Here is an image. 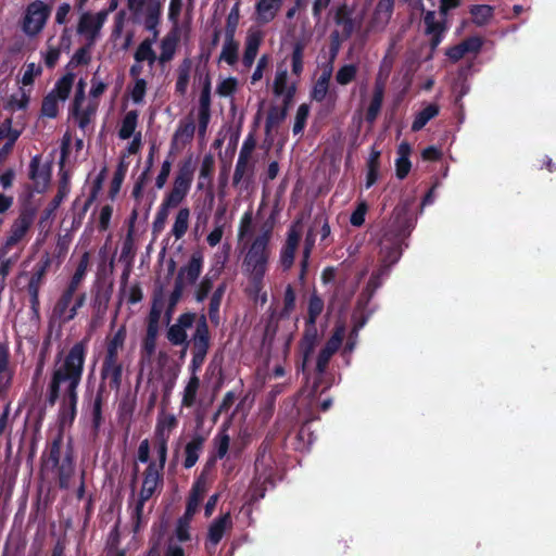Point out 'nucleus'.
I'll return each instance as SVG.
<instances>
[{"label":"nucleus","instance_id":"obj_51","mask_svg":"<svg viewBox=\"0 0 556 556\" xmlns=\"http://www.w3.org/2000/svg\"><path fill=\"white\" fill-rule=\"evenodd\" d=\"M105 173H106V168L104 167L100 173L99 175L97 176V178L93 180L92 182V186H91V190H90V193H89V197L88 199L86 200L83 208H81V213H80V217L84 216L86 214V212L89 210L90 205L96 201L99 192L101 191L102 189V186H103V181L105 179Z\"/></svg>","mask_w":556,"mask_h":556},{"label":"nucleus","instance_id":"obj_49","mask_svg":"<svg viewBox=\"0 0 556 556\" xmlns=\"http://www.w3.org/2000/svg\"><path fill=\"white\" fill-rule=\"evenodd\" d=\"M68 192H70V181H68L66 173H64L60 179L58 192L54 195V198L50 201L49 206L47 208L48 214L54 212L61 205V203L63 202L65 197L68 194Z\"/></svg>","mask_w":556,"mask_h":556},{"label":"nucleus","instance_id":"obj_18","mask_svg":"<svg viewBox=\"0 0 556 556\" xmlns=\"http://www.w3.org/2000/svg\"><path fill=\"white\" fill-rule=\"evenodd\" d=\"M232 527L230 513L218 516L210 525L205 542L206 548H215L222 541L227 529Z\"/></svg>","mask_w":556,"mask_h":556},{"label":"nucleus","instance_id":"obj_7","mask_svg":"<svg viewBox=\"0 0 556 556\" xmlns=\"http://www.w3.org/2000/svg\"><path fill=\"white\" fill-rule=\"evenodd\" d=\"M448 12L450 11L440 4V20H437L435 11L429 10L424 14L425 34L430 36L429 47L432 53L438 49L448 29Z\"/></svg>","mask_w":556,"mask_h":556},{"label":"nucleus","instance_id":"obj_5","mask_svg":"<svg viewBox=\"0 0 556 556\" xmlns=\"http://www.w3.org/2000/svg\"><path fill=\"white\" fill-rule=\"evenodd\" d=\"M270 237L271 228H268L252 241L242 263L248 276H265L270 256Z\"/></svg>","mask_w":556,"mask_h":556},{"label":"nucleus","instance_id":"obj_42","mask_svg":"<svg viewBox=\"0 0 556 556\" xmlns=\"http://www.w3.org/2000/svg\"><path fill=\"white\" fill-rule=\"evenodd\" d=\"M261 45V38L258 35H249L245 41V48L242 58V64L245 67H251L257 55L258 48Z\"/></svg>","mask_w":556,"mask_h":556},{"label":"nucleus","instance_id":"obj_30","mask_svg":"<svg viewBox=\"0 0 556 556\" xmlns=\"http://www.w3.org/2000/svg\"><path fill=\"white\" fill-rule=\"evenodd\" d=\"M215 170V160L213 154L207 153L203 156L201 162L199 178H198V189L202 190L205 187H211L213 182V175Z\"/></svg>","mask_w":556,"mask_h":556},{"label":"nucleus","instance_id":"obj_34","mask_svg":"<svg viewBox=\"0 0 556 556\" xmlns=\"http://www.w3.org/2000/svg\"><path fill=\"white\" fill-rule=\"evenodd\" d=\"M103 386L100 384L96 396L92 402L91 407V426L94 433H98L102 424H103V416H102V408H103Z\"/></svg>","mask_w":556,"mask_h":556},{"label":"nucleus","instance_id":"obj_37","mask_svg":"<svg viewBox=\"0 0 556 556\" xmlns=\"http://www.w3.org/2000/svg\"><path fill=\"white\" fill-rule=\"evenodd\" d=\"M315 418L306 419L300 427L296 435H295V448L296 450H308L314 441L316 440V435L311 430V421Z\"/></svg>","mask_w":556,"mask_h":556},{"label":"nucleus","instance_id":"obj_35","mask_svg":"<svg viewBox=\"0 0 556 556\" xmlns=\"http://www.w3.org/2000/svg\"><path fill=\"white\" fill-rule=\"evenodd\" d=\"M395 0H379L372 14V20L376 24L386 26L389 24L393 11Z\"/></svg>","mask_w":556,"mask_h":556},{"label":"nucleus","instance_id":"obj_55","mask_svg":"<svg viewBox=\"0 0 556 556\" xmlns=\"http://www.w3.org/2000/svg\"><path fill=\"white\" fill-rule=\"evenodd\" d=\"M182 293H184V287H180V283H174V289L169 294L167 305L165 308V313H164V316H165V319L167 323L170 321L173 314L175 312V308L182 298Z\"/></svg>","mask_w":556,"mask_h":556},{"label":"nucleus","instance_id":"obj_13","mask_svg":"<svg viewBox=\"0 0 556 556\" xmlns=\"http://www.w3.org/2000/svg\"><path fill=\"white\" fill-rule=\"evenodd\" d=\"M51 261L48 256L38 262L34 267V273L27 285V292L29 294L30 307L35 313L39 309V291L43 283V279L50 268Z\"/></svg>","mask_w":556,"mask_h":556},{"label":"nucleus","instance_id":"obj_2","mask_svg":"<svg viewBox=\"0 0 556 556\" xmlns=\"http://www.w3.org/2000/svg\"><path fill=\"white\" fill-rule=\"evenodd\" d=\"M88 338L72 345L62 361L54 365L47 387L45 404L53 407L62 394H78L86 357L88 354Z\"/></svg>","mask_w":556,"mask_h":556},{"label":"nucleus","instance_id":"obj_15","mask_svg":"<svg viewBox=\"0 0 556 556\" xmlns=\"http://www.w3.org/2000/svg\"><path fill=\"white\" fill-rule=\"evenodd\" d=\"M113 286L110 283L109 286L98 285L96 289V293L92 299V325H97L104 319L106 314L109 303L112 296Z\"/></svg>","mask_w":556,"mask_h":556},{"label":"nucleus","instance_id":"obj_28","mask_svg":"<svg viewBox=\"0 0 556 556\" xmlns=\"http://www.w3.org/2000/svg\"><path fill=\"white\" fill-rule=\"evenodd\" d=\"M294 87H292L286 94L285 105L283 106H277L273 105L268 110L266 122H265V129L266 132H269L274 127L278 126L281 122L285 121L287 117L288 112V102L293 97L294 93Z\"/></svg>","mask_w":556,"mask_h":556},{"label":"nucleus","instance_id":"obj_27","mask_svg":"<svg viewBox=\"0 0 556 556\" xmlns=\"http://www.w3.org/2000/svg\"><path fill=\"white\" fill-rule=\"evenodd\" d=\"M23 248L16 250L4 249L0 245V281L5 282L12 267L17 263L21 257Z\"/></svg>","mask_w":556,"mask_h":556},{"label":"nucleus","instance_id":"obj_10","mask_svg":"<svg viewBox=\"0 0 556 556\" xmlns=\"http://www.w3.org/2000/svg\"><path fill=\"white\" fill-rule=\"evenodd\" d=\"M200 317L197 319V314L192 312L182 313L178 318L176 324L170 325L166 332V338L172 345L179 346L186 345L189 346L192 344V339L188 340L187 330L190 329L193 324L199 321Z\"/></svg>","mask_w":556,"mask_h":556},{"label":"nucleus","instance_id":"obj_24","mask_svg":"<svg viewBox=\"0 0 556 556\" xmlns=\"http://www.w3.org/2000/svg\"><path fill=\"white\" fill-rule=\"evenodd\" d=\"M333 21L342 28L340 34L343 35V39H350L356 28V21L352 17V10L345 3L337 8Z\"/></svg>","mask_w":556,"mask_h":556},{"label":"nucleus","instance_id":"obj_14","mask_svg":"<svg viewBox=\"0 0 556 556\" xmlns=\"http://www.w3.org/2000/svg\"><path fill=\"white\" fill-rule=\"evenodd\" d=\"M123 369V363L119 361V358L103 357L100 370V378L102 383L108 381L111 390L118 391L122 386Z\"/></svg>","mask_w":556,"mask_h":556},{"label":"nucleus","instance_id":"obj_48","mask_svg":"<svg viewBox=\"0 0 556 556\" xmlns=\"http://www.w3.org/2000/svg\"><path fill=\"white\" fill-rule=\"evenodd\" d=\"M74 79L75 75L73 73L65 74L55 83L54 88L50 92H54L56 98L65 101L70 96Z\"/></svg>","mask_w":556,"mask_h":556},{"label":"nucleus","instance_id":"obj_21","mask_svg":"<svg viewBox=\"0 0 556 556\" xmlns=\"http://www.w3.org/2000/svg\"><path fill=\"white\" fill-rule=\"evenodd\" d=\"M206 493V479L200 475L193 482L190 494L187 500L186 510L184 516L192 518L198 510V507Z\"/></svg>","mask_w":556,"mask_h":556},{"label":"nucleus","instance_id":"obj_19","mask_svg":"<svg viewBox=\"0 0 556 556\" xmlns=\"http://www.w3.org/2000/svg\"><path fill=\"white\" fill-rule=\"evenodd\" d=\"M205 441L206 437L198 432L191 437L190 441L187 442L184 448V468L190 469L197 464L200 454L204 448Z\"/></svg>","mask_w":556,"mask_h":556},{"label":"nucleus","instance_id":"obj_41","mask_svg":"<svg viewBox=\"0 0 556 556\" xmlns=\"http://www.w3.org/2000/svg\"><path fill=\"white\" fill-rule=\"evenodd\" d=\"M472 23L477 26L486 25L494 15V7L489 4H473L469 8Z\"/></svg>","mask_w":556,"mask_h":556},{"label":"nucleus","instance_id":"obj_60","mask_svg":"<svg viewBox=\"0 0 556 556\" xmlns=\"http://www.w3.org/2000/svg\"><path fill=\"white\" fill-rule=\"evenodd\" d=\"M176 426L177 419L174 415H167L159 419L155 427V438H160V434H163L164 438L169 439L170 432Z\"/></svg>","mask_w":556,"mask_h":556},{"label":"nucleus","instance_id":"obj_32","mask_svg":"<svg viewBox=\"0 0 556 556\" xmlns=\"http://www.w3.org/2000/svg\"><path fill=\"white\" fill-rule=\"evenodd\" d=\"M127 337L126 326H121L117 331L106 341L104 357L119 358V351L124 349Z\"/></svg>","mask_w":556,"mask_h":556},{"label":"nucleus","instance_id":"obj_16","mask_svg":"<svg viewBox=\"0 0 556 556\" xmlns=\"http://www.w3.org/2000/svg\"><path fill=\"white\" fill-rule=\"evenodd\" d=\"M203 267V255L201 252L192 253L187 265L180 267L174 283H180L185 288V279L193 285L201 275Z\"/></svg>","mask_w":556,"mask_h":556},{"label":"nucleus","instance_id":"obj_59","mask_svg":"<svg viewBox=\"0 0 556 556\" xmlns=\"http://www.w3.org/2000/svg\"><path fill=\"white\" fill-rule=\"evenodd\" d=\"M264 277L265 276H249V287L247 289L248 294H250V296L254 299L262 294V303H265L267 301V294L266 292H263Z\"/></svg>","mask_w":556,"mask_h":556},{"label":"nucleus","instance_id":"obj_25","mask_svg":"<svg viewBox=\"0 0 556 556\" xmlns=\"http://www.w3.org/2000/svg\"><path fill=\"white\" fill-rule=\"evenodd\" d=\"M195 125L191 117L181 119L177 126V129L173 136L170 150L177 149L178 143L182 147L189 144L194 137Z\"/></svg>","mask_w":556,"mask_h":556},{"label":"nucleus","instance_id":"obj_39","mask_svg":"<svg viewBox=\"0 0 556 556\" xmlns=\"http://www.w3.org/2000/svg\"><path fill=\"white\" fill-rule=\"evenodd\" d=\"M440 112V108L435 103H430L427 106H425L421 111H419L412 124V130L413 131H419L421 130L427 123L434 118Z\"/></svg>","mask_w":556,"mask_h":556},{"label":"nucleus","instance_id":"obj_11","mask_svg":"<svg viewBox=\"0 0 556 556\" xmlns=\"http://www.w3.org/2000/svg\"><path fill=\"white\" fill-rule=\"evenodd\" d=\"M35 218V213L31 210H23L21 211L17 218L13 222L10 229V235L7 240L1 244L4 249L16 250L18 243L24 239V237L29 231Z\"/></svg>","mask_w":556,"mask_h":556},{"label":"nucleus","instance_id":"obj_12","mask_svg":"<svg viewBox=\"0 0 556 556\" xmlns=\"http://www.w3.org/2000/svg\"><path fill=\"white\" fill-rule=\"evenodd\" d=\"M108 15L109 11H99L96 14L90 12L83 13L77 25V33L85 36L86 40L90 41V43H96Z\"/></svg>","mask_w":556,"mask_h":556},{"label":"nucleus","instance_id":"obj_45","mask_svg":"<svg viewBox=\"0 0 556 556\" xmlns=\"http://www.w3.org/2000/svg\"><path fill=\"white\" fill-rule=\"evenodd\" d=\"M325 307L324 300L317 293L316 290L312 292L307 303V316L305 320H309V323H316L317 318L320 316Z\"/></svg>","mask_w":556,"mask_h":556},{"label":"nucleus","instance_id":"obj_44","mask_svg":"<svg viewBox=\"0 0 556 556\" xmlns=\"http://www.w3.org/2000/svg\"><path fill=\"white\" fill-rule=\"evenodd\" d=\"M190 210L188 207H181L176 217L172 228V233L176 239H180L185 236L189 227Z\"/></svg>","mask_w":556,"mask_h":556},{"label":"nucleus","instance_id":"obj_63","mask_svg":"<svg viewBox=\"0 0 556 556\" xmlns=\"http://www.w3.org/2000/svg\"><path fill=\"white\" fill-rule=\"evenodd\" d=\"M278 328H279V321L276 316V312L273 311L266 320L263 341L268 342L269 344L273 343V341L275 340V337L277 334Z\"/></svg>","mask_w":556,"mask_h":556},{"label":"nucleus","instance_id":"obj_31","mask_svg":"<svg viewBox=\"0 0 556 556\" xmlns=\"http://www.w3.org/2000/svg\"><path fill=\"white\" fill-rule=\"evenodd\" d=\"M162 14V3L160 0H150L146 7L144 27L147 30L154 31V38L157 36V25Z\"/></svg>","mask_w":556,"mask_h":556},{"label":"nucleus","instance_id":"obj_57","mask_svg":"<svg viewBox=\"0 0 556 556\" xmlns=\"http://www.w3.org/2000/svg\"><path fill=\"white\" fill-rule=\"evenodd\" d=\"M59 98L54 94V92H49L42 100L41 103V115L49 117V118H55L59 113Z\"/></svg>","mask_w":556,"mask_h":556},{"label":"nucleus","instance_id":"obj_43","mask_svg":"<svg viewBox=\"0 0 556 556\" xmlns=\"http://www.w3.org/2000/svg\"><path fill=\"white\" fill-rule=\"evenodd\" d=\"M239 43L235 37L225 36V41L219 60L225 61L228 65H235L238 61Z\"/></svg>","mask_w":556,"mask_h":556},{"label":"nucleus","instance_id":"obj_4","mask_svg":"<svg viewBox=\"0 0 556 556\" xmlns=\"http://www.w3.org/2000/svg\"><path fill=\"white\" fill-rule=\"evenodd\" d=\"M164 486V470L155 467V462H150L142 472V482L134 510L131 513L132 531H140L143 519L144 504L154 495L160 494Z\"/></svg>","mask_w":556,"mask_h":556},{"label":"nucleus","instance_id":"obj_20","mask_svg":"<svg viewBox=\"0 0 556 556\" xmlns=\"http://www.w3.org/2000/svg\"><path fill=\"white\" fill-rule=\"evenodd\" d=\"M55 469H58L59 488L67 490L70 488L71 479L75 472L74 453L71 444L67 446L62 462L59 463V466Z\"/></svg>","mask_w":556,"mask_h":556},{"label":"nucleus","instance_id":"obj_53","mask_svg":"<svg viewBox=\"0 0 556 556\" xmlns=\"http://www.w3.org/2000/svg\"><path fill=\"white\" fill-rule=\"evenodd\" d=\"M174 207H177V205H175L170 202L167 204V200L163 199V202L161 203V205L156 212L154 222L152 224V229L154 232H159L162 229H164L165 223L168 217L169 210L174 208Z\"/></svg>","mask_w":556,"mask_h":556},{"label":"nucleus","instance_id":"obj_26","mask_svg":"<svg viewBox=\"0 0 556 556\" xmlns=\"http://www.w3.org/2000/svg\"><path fill=\"white\" fill-rule=\"evenodd\" d=\"M383 97H384V84L377 79L375 83V86H374V92H372L370 103H369V105L366 110V114H365V119L367 123L372 124L377 119V117L381 111V108H382Z\"/></svg>","mask_w":556,"mask_h":556},{"label":"nucleus","instance_id":"obj_54","mask_svg":"<svg viewBox=\"0 0 556 556\" xmlns=\"http://www.w3.org/2000/svg\"><path fill=\"white\" fill-rule=\"evenodd\" d=\"M126 173H127V164L122 161L117 165V168H116L114 176L112 178V181H111L109 195L112 200L119 192L122 184L125 179Z\"/></svg>","mask_w":556,"mask_h":556},{"label":"nucleus","instance_id":"obj_36","mask_svg":"<svg viewBox=\"0 0 556 556\" xmlns=\"http://www.w3.org/2000/svg\"><path fill=\"white\" fill-rule=\"evenodd\" d=\"M179 38L176 33L167 34L161 41V53L157 58L161 64L169 62L176 52Z\"/></svg>","mask_w":556,"mask_h":556},{"label":"nucleus","instance_id":"obj_46","mask_svg":"<svg viewBox=\"0 0 556 556\" xmlns=\"http://www.w3.org/2000/svg\"><path fill=\"white\" fill-rule=\"evenodd\" d=\"M75 291L65 289L53 307V315L64 323V317L68 314L70 305L73 301Z\"/></svg>","mask_w":556,"mask_h":556},{"label":"nucleus","instance_id":"obj_6","mask_svg":"<svg viewBox=\"0 0 556 556\" xmlns=\"http://www.w3.org/2000/svg\"><path fill=\"white\" fill-rule=\"evenodd\" d=\"M193 174L194 165L192 157L189 156L180 163L177 175L174 179L173 188L164 198L167 200V204L170 202L178 206L184 201L191 188Z\"/></svg>","mask_w":556,"mask_h":556},{"label":"nucleus","instance_id":"obj_58","mask_svg":"<svg viewBox=\"0 0 556 556\" xmlns=\"http://www.w3.org/2000/svg\"><path fill=\"white\" fill-rule=\"evenodd\" d=\"M225 293V285H220L213 292L210 305H208V316L212 321L218 320L219 318V307L222 303L223 295Z\"/></svg>","mask_w":556,"mask_h":556},{"label":"nucleus","instance_id":"obj_8","mask_svg":"<svg viewBox=\"0 0 556 556\" xmlns=\"http://www.w3.org/2000/svg\"><path fill=\"white\" fill-rule=\"evenodd\" d=\"M50 14L51 8L43 1L35 0L30 2L25 10L23 31L30 37L37 36L46 26Z\"/></svg>","mask_w":556,"mask_h":556},{"label":"nucleus","instance_id":"obj_29","mask_svg":"<svg viewBox=\"0 0 556 556\" xmlns=\"http://www.w3.org/2000/svg\"><path fill=\"white\" fill-rule=\"evenodd\" d=\"M63 444V432L59 431L58 434L48 444L47 450L41 455V460L45 465L50 466L52 469L59 466L61 462V447Z\"/></svg>","mask_w":556,"mask_h":556},{"label":"nucleus","instance_id":"obj_22","mask_svg":"<svg viewBox=\"0 0 556 556\" xmlns=\"http://www.w3.org/2000/svg\"><path fill=\"white\" fill-rule=\"evenodd\" d=\"M283 0H258L255 4L256 21L261 25L274 21L282 7Z\"/></svg>","mask_w":556,"mask_h":556},{"label":"nucleus","instance_id":"obj_62","mask_svg":"<svg viewBox=\"0 0 556 556\" xmlns=\"http://www.w3.org/2000/svg\"><path fill=\"white\" fill-rule=\"evenodd\" d=\"M330 42H329V62H328V66H332L333 62L336 61L339 52H340V49H341V46H342V42L345 41L346 39H343V35L340 34L339 30H333L331 34H330Z\"/></svg>","mask_w":556,"mask_h":556},{"label":"nucleus","instance_id":"obj_23","mask_svg":"<svg viewBox=\"0 0 556 556\" xmlns=\"http://www.w3.org/2000/svg\"><path fill=\"white\" fill-rule=\"evenodd\" d=\"M40 155H35L29 163V178L35 182V190L43 192L50 181V168H40Z\"/></svg>","mask_w":556,"mask_h":556},{"label":"nucleus","instance_id":"obj_1","mask_svg":"<svg viewBox=\"0 0 556 556\" xmlns=\"http://www.w3.org/2000/svg\"><path fill=\"white\" fill-rule=\"evenodd\" d=\"M413 224L405 213L396 212L393 220L382 229L379 240V257L381 265L372 271L369 280L359 295V302L368 303L375 292L381 287L382 279L389 274L393 266L402 256L403 244L410 236Z\"/></svg>","mask_w":556,"mask_h":556},{"label":"nucleus","instance_id":"obj_61","mask_svg":"<svg viewBox=\"0 0 556 556\" xmlns=\"http://www.w3.org/2000/svg\"><path fill=\"white\" fill-rule=\"evenodd\" d=\"M230 437L226 432V430H222L214 438V456L215 458L222 459L226 456L229 450Z\"/></svg>","mask_w":556,"mask_h":556},{"label":"nucleus","instance_id":"obj_47","mask_svg":"<svg viewBox=\"0 0 556 556\" xmlns=\"http://www.w3.org/2000/svg\"><path fill=\"white\" fill-rule=\"evenodd\" d=\"M138 112L135 110L126 113L118 130V136L121 139H129L134 135L138 124Z\"/></svg>","mask_w":556,"mask_h":556},{"label":"nucleus","instance_id":"obj_56","mask_svg":"<svg viewBox=\"0 0 556 556\" xmlns=\"http://www.w3.org/2000/svg\"><path fill=\"white\" fill-rule=\"evenodd\" d=\"M358 67L356 64H344L336 74V81L341 86L351 84L357 75Z\"/></svg>","mask_w":556,"mask_h":556},{"label":"nucleus","instance_id":"obj_38","mask_svg":"<svg viewBox=\"0 0 556 556\" xmlns=\"http://www.w3.org/2000/svg\"><path fill=\"white\" fill-rule=\"evenodd\" d=\"M192 62L190 59H184L177 70V80L175 84V91L184 96L187 92L190 79Z\"/></svg>","mask_w":556,"mask_h":556},{"label":"nucleus","instance_id":"obj_64","mask_svg":"<svg viewBox=\"0 0 556 556\" xmlns=\"http://www.w3.org/2000/svg\"><path fill=\"white\" fill-rule=\"evenodd\" d=\"M157 337L144 334L141 341V358L150 361L156 351Z\"/></svg>","mask_w":556,"mask_h":556},{"label":"nucleus","instance_id":"obj_17","mask_svg":"<svg viewBox=\"0 0 556 556\" xmlns=\"http://www.w3.org/2000/svg\"><path fill=\"white\" fill-rule=\"evenodd\" d=\"M58 402V419L61 427H71L77 416L78 394H62Z\"/></svg>","mask_w":556,"mask_h":556},{"label":"nucleus","instance_id":"obj_3","mask_svg":"<svg viewBox=\"0 0 556 556\" xmlns=\"http://www.w3.org/2000/svg\"><path fill=\"white\" fill-rule=\"evenodd\" d=\"M210 341L211 336L207 320L205 315H201L198 325L195 326V331L192 334V359L189 366L192 376L185 387L182 395V405L186 407H191L195 402L197 392L200 387V379L197 376V372L205 362L210 350Z\"/></svg>","mask_w":556,"mask_h":556},{"label":"nucleus","instance_id":"obj_50","mask_svg":"<svg viewBox=\"0 0 556 556\" xmlns=\"http://www.w3.org/2000/svg\"><path fill=\"white\" fill-rule=\"evenodd\" d=\"M304 49L305 45L302 41H296L293 45V50L291 54V71L292 74L295 76H300L303 72Z\"/></svg>","mask_w":556,"mask_h":556},{"label":"nucleus","instance_id":"obj_40","mask_svg":"<svg viewBox=\"0 0 556 556\" xmlns=\"http://www.w3.org/2000/svg\"><path fill=\"white\" fill-rule=\"evenodd\" d=\"M154 39L155 38H146L143 41L140 42L134 54V59L136 62L142 63L147 61L150 66H152L155 63V61L157 60V55L152 48Z\"/></svg>","mask_w":556,"mask_h":556},{"label":"nucleus","instance_id":"obj_9","mask_svg":"<svg viewBox=\"0 0 556 556\" xmlns=\"http://www.w3.org/2000/svg\"><path fill=\"white\" fill-rule=\"evenodd\" d=\"M318 342V331L316 323L305 320L304 331L299 343L301 353V361L296 362L295 368L298 372H302L306 381L309 379V371L307 369L311 357L315 351Z\"/></svg>","mask_w":556,"mask_h":556},{"label":"nucleus","instance_id":"obj_33","mask_svg":"<svg viewBox=\"0 0 556 556\" xmlns=\"http://www.w3.org/2000/svg\"><path fill=\"white\" fill-rule=\"evenodd\" d=\"M332 75V66H327L319 78L314 84L311 97L317 102H323L326 99L329 89V83Z\"/></svg>","mask_w":556,"mask_h":556},{"label":"nucleus","instance_id":"obj_52","mask_svg":"<svg viewBox=\"0 0 556 556\" xmlns=\"http://www.w3.org/2000/svg\"><path fill=\"white\" fill-rule=\"evenodd\" d=\"M87 267H88V254L85 253L83 255V257L80 258L74 275L71 278L68 286L66 287L67 289L73 290L75 292L77 291L79 285L81 283V281L84 280L85 276H86Z\"/></svg>","mask_w":556,"mask_h":556}]
</instances>
